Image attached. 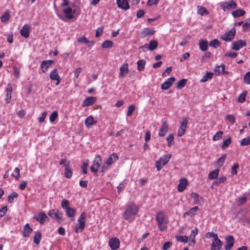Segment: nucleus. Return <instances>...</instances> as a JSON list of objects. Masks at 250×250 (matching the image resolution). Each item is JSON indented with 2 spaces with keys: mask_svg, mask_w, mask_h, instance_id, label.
<instances>
[{
  "mask_svg": "<svg viewBox=\"0 0 250 250\" xmlns=\"http://www.w3.org/2000/svg\"><path fill=\"white\" fill-rule=\"evenodd\" d=\"M139 210V207L137 205L133 203H127L123 214L124 219L128 222H132L135 220Z\"/></svg>",
  "mask_w": 250,
  "mask_h": 250,
  "instance_id": "1",
  "label": "nucleus"
},
{
  "mask_svg": "<svg viewBox=\"0 0 250 250\" xmlns=\"http://www.w3.org/2000/svg\"><path fill=\"white\" fill-rule=\"evenodd\" d=\"M156 220L157 222L158 227L159 229L161 231L166 230L167 228V224L169 221L163 211H159L157 212Z\"/></svg>",
  "mask_w": 250,
  "mask_h": 250,
  "instance_id": "2",
  "label": "nucleus"
},
{
  "mask_svg": "<svg viewBox=\"0 0 250 250\" xmlns=\"http://www.w3.org/2000/svg\"><path fill=\"white\" fill-rule=\"evenodd\" d=\"M66 7L63 9L62 12L67 19H72L75 16L77 17L79 15L81 9L79 7L76 6L75 3H71L70 6Z\"/></svg>",
  "mask_w": 250,
  "mask_h": 250,
  "instance_id": "3",
  "label": "nucleus"
},
{
  "mask_svg": "<svg viewBox=\"0 0 250 250\" xmlns=\"http://www.w3.org/2000/svg\"><path fill=\"white\" fill-rule=\"evenodd\" d=\"M61 206L64 210L67 217L70 218L73 220L76 215V210L74 208L70 207V202L66 199L62 200L61 203Z\"/></svg>",
  "mask_w": 250,
  "mask_h": 250,
  "instance_id": "4",
  "label": "nucleus"
},
{
  "mask_svg": "<svg viewBox=\"0 0 250 250\" xmlns=\"http://www.w3.org/2000/svg\"><path fill=\"white\" fill-rule=\"evenodd\" d=\"M220 6L223 11L226 12L236 9L237 4L234 0H229L220 2Z\"/></svg>",
  "mask_w": 250,
  "mask_h": 250,
  "instance_id": "5",
  "label": "nucleus"
},
{
  "mask_svg": "<svg viewBox=\"0 0 250 250\" xmlns=\"http://www.w3.org/2000/svg\"><path fill=\"white\" fill-rule=\"evenodd\" d=\"M171 157V155L170 154H166L160 157L158 160L156 162L157 170L160 171L163 167L169 161Z\"/></svg>",
  "mask_w": 250,
  "mask_h": 250,
  "instance_id": "6",
  "label": "nucleus"
},
{
  "mask_svg": "<svg viewBox=\"0 0 250 250\" xmlns=\"http://www.w3.org/2000/svg\"><path fill=\"white\" fill-rule=\"evenodd\" d=\"M48 215L52 218L56 220L57 222L61 223L64 221L63 212L57 209H51L48 211Z\"/></svg>",
  "mask_w": 250,
  "mask_h": 250,
  "instance_id": "7",
  "label": "nucleus"
},
{
  "mask_svg": "<svg viewBox=\"0 0 250 250\" xmlns=\"http://www.w3.org/2000/svg\"><path fill=\"white\" fill-rule=\"evenodd\" d=\"M85 213L83 212L78 219V223L75 228V231L78 233L79 230H83L85 226Z\"/></svg>",
  "mask_w": 250,
  "mask_h": 250,
  "instance_id": "8",
  "label": "nucleus"
},
{
  "mask_svg": "<svg viewBox=\"0 0 250 250\" xmlns=\"http://www.w3.org/2000/svg\"><path fill=\"white\" fill-rule=\"evenodd\" d=\"M102 159L100 155H97L93 161L90 169L92 172L96 173L101 165Z\"/></svg>",
  "mask_w": 250,
  "mask_h": 250,
  "instance_id": "9",
  "label": "nucleus"
},
{
  "mask_svg": "<svg viewBox=\"0 0 250 250\" xmlns=\"http://www.w3.org/2000/svg\"><path fill=\"white\" fill-rule=\"evenodd\" d=\"M188 123V119L187 118H183V121L180 124V126L178 130L177 135L179 137L182 136L186 132L187 125Z\"/></svg>",
  "mask_w": 250,
  "mask_h": 250,
  "instance_id": "10",
  "label": "nucleus"
},
{
  "mask_svg": "<svg viewBox=\"0 0 250 250\" xmlns=\"http://www.w3.org/2000/svg\"><path fill=\"white\" fill-rule=\"evenodd\" d=\"M235 29L233 28L228 32H226L222 37L221 39L225 42H229L233 40L235 35Z\"/></svg>",
  "mask_w": 250,
  "mask_h": 250,
  "instance_id": "11",
  "label": "nucleus"
},
{
  "mask_svg": "<svg viewBox=\"0 0 250 250\" xmlns=\"http://www.w3.org/2000/svg\"><path fill=\"white\" fill-rule=\"evenodd\" d=\"M33 218L39 222L41 224H43L46 220L48 219V216L43 211H41L38 214L35 215Z\"/></svg>",
  "mask_w": 250,
  "mask_h": 250,
  "instance_id": "12",
  "label": "nucleus"
},
{
  "mask_svg": "<svg viewBox=\"0 0 250 250\" xmlns=\"http://www.w3.org/2000/svg\"><path fill=\"white\" fill-rule=\"evenodd\" d=\"M120 242L119 239L114 237L109 239V245L112 250H117L120 247Z\"/></svg>",
  "mask_w": 250,
  "mask_h": 250,
  "instance_id": "13",
  "label": "nucleus"
},
{
  "mask_svg": "<svg viewBox=\"0 0 250 250\" xmlns=\"http://www.w3.org/2000/svg\"><path fill=\"white\" fill-rule=\"evenodd\" d=\"M175 81V78L173 77L168 78L161 84V88L163 90L168 89L172 85Z\"/></svg>",
  "mask_w": 250,
  "mask_h": 250,
  "instance_id": "14",
  "label": "nucleus"
},
{
  "mask_svg": "<svg viewBox=\"0 0 250 250\" xmlns=\"http://www.w3.org/2000/svg\"><path fill=\"white\" fill-rule=\"evenodd\" d=\"M223 244V242L219 239H213L211 244L210 250H220Z\"/></svg>",
  "mask_w": 250,
  "mask_h": 250,
  "instance_id": "15",
  "label": "nucleus"
},
{
  "mask_svg": "<svg viewBox=\"0 0 250 250\" xmlns=\"http://www.w3.org/2000/svg\"><path fill=\"white\" fill-rule=\"evenodd\" d=\"M118 7L124 10H127L130 8L128 0H116Z\"/></svg>",
  "mask_w": 250,
  "mask_h": 250,
  "instance_id": "16",
  "label": "nucleus"
},
{
  "mask_svg": "<svg viewBox=\"0 0 250 250\" xmlns=\"http://www.w3.org/2000/svg\"><path fill=\"white\" fill-rule=\"evenodd\" d=\"M54 62L52 60H44L41 64L40 68L43 73H45L48 68L51 66L52 64Z\"/></svg>",
  "mask_w": 250,
  "mask_h": 250,
  "instance_id": "17",
  "label": "nucleus"
},
{
  "mask_svg": "<svg viewBox=\"0 0 250 250\" xmlns=\"http://www.w3.org/2000/svg\"><path fill=\"white\" fill-rule=\"evenodd\" d=\"M50 78L51 80L57 81L56 83V85H58L60 84L61 80L58 74V71L57 69L55 68L51 72L50 74Z\"/></svg>",
  "mask_w": 250,
  "mask_h": 250,
  "instance_id": "18",
  "label": "nucleus"
},
{
  "mask_svg": "<svg viewBox=\"0 0 250 250\" xmlns=\"http://www.w3.org/2000/svg\"><path fill=\"white\" fill-rule=\"evenodd\" d=\"M168 131V125L166 121L163 124L159 130L158 135L160 137H164Z\"/></svg>",
  "mask_w": 250,
  "mask_h": 250,
  "instance_id": "19",
  "label": "nucleus"
},
{
  "mask_svg": "<svg viewBox=\"0 0 250 250\" xmlns=\"http://www.w3.org/2000/svg\"><path fill=\"white\" fill-rule=\"evenodd\" d=\"M97 121L94 120L93 117L91 115L88 116L84 120V124L88 128H91L93 125H96Z\"/></svg>",
  "mask_w": 250,
  "mask_h": 250,
  "instance_id": "20",
  "label": "nucleus"
},
{
  "mask_svg": "<svg viewBox=\"0 0 250 250\" xmlns=\"http://www.w3.org/2000/svg\"><path fill=\"white\" fill-rule=\"evenodd\" d=\"M247 43L245 41L240 40L238 42H235L232 43V49L238 51L241 48L246 45Z\"/></svg>",
  "mask_w": 250,
  "mask_h": 250,
  "instance_id": "21",
  "label": "nucleus"
},
{
  "mask_svg": "<svg viewBox=\"0 0 250 250\" xmlns=\"http://www.w3.org/2000/svg\"><path fill=\"white\" fill-rule=\"evenodd\" d=\"M188 181L186 178H182L179 180V183L177 187V190L179 192H183L187 188Z\"/></svg>",
  "mask_w": 250,
  "mask_h": 250,
  "instance_id": "22",
  "label": "nucleus"
},
{
  "mask_svg": "<svg viewBox=\"0 0 250 250\" xmlns=\"http://www.w3.org/2000/svg\"><path fill=\"white\" fill-rule=\"evenodd\" d=\"M226 244L225 246L226 250H230L234 244V239L232 236L229 235L226 238Z\"/></svg>",
  "mask_w": 250,
  "mask_h": 250,
  "instance_id": "23",
  "label": "nucleus"
},
{
  "mask_svg": "<svg viewBox=\"0 0 250 250\" xmlns=\"http://www.w3.org/2000/svg\"><path fill=\"white\" fill-rule=\"evenodd\" d=\"M96 99L95 97H88L83 101L82 106L85 107L91 105L96 102Z\"/></svg>",
  "mask_w": 250,
  "mask_h": 250,
  "instance_id": "24",
  "label": "nucleus"
},
{
  "mask_svg": "<svg viewBox=\"0 0 250 250\" xmlns=\"http://www.w3.org/2000/svg\"><path fill=\"white\" fill-rule=\"evenodd\" d=\"M198 232V229L197 228H195L193 230H192L191 232V233L189 235V237H188L189 239H190V242L189 243V245H194L195 243V237L197 235Z\"/></svg>",
  "mask_w": 250,
  "mask_h": 250,
  "instance_id": "25",
  "label": "nucleus"
},
{
  "mask_svg": "<svg viewBox=\"0 0 250 250\" xmlns=\"http://www.w3.org/2000/svg\"><path fill=\"white\" fill-rule=\"evenodd\" d=\"M30 26L27 24H24L20 31V34L21 36L25 38H27L29 36Z\"/></svg>",
  "mask_w": 250,
  "mask_h": 250,
  "instance_id": "26",
  "label": "nucleus"
},
{
  "mask_svg": "<svg viewBox=\"0 0 250 250\" xmlns=\"http://www.w3.org/2000/svg\"><path fill=\"white\" fill-rule=\"evenodd\" d=\"M119 76L123 77L129 72L128 65L127 63H124L120 68Z\"/></svg>",
  "mask_w": 250,
  "mask_h": 250,
  "instance_id": "27",
  "label": "nucleus"
},
{
  "mask_svg": "<svg viewBox=\"0 0 250 250\" xmlns=\"http://www.w3.org/2000/svg\"><path fill=\"white\" fill-rule=\"evenodd\" d=\"M119 159L117 153H113L110 155L106 160V164L108 166L111 165L116 162Z\"/></svg>",
  "mask_w": 250,
  "mask_h": 250,
  "instance_id": "28",
  "label": "nucleus"
},
{
  "mask_svg": "<svg viewBox=\"0 0 250 250\" xmlns=\"http://www.w3.org/2000/svg\"><path fill=\"white\" fill-rule=\"evenodd\" d=\"M225 64H221L217 66L214 69L215 74L218 75L223 73H228V72L225 71Z\"/></svg>",
  "mask_w": 250,
  "mask_h": 250,
  "instance_id": "29",
  "label": "nucleus"
},
{
  "mask_svg": "<svg viewBox=\"0 0 250 250\" xmlns=\"http://www.w3.org/2000/svg\"><path fill=\"white\" fill-rule=\"evenodd\" d=\"M175 238L177 242L184 243H187L189 239L187 235H175Z\"/></svg>",
  "mask_w": 250,
  "mask_h": 250,
  "instance_id": "30",
  "label": "nucleus"
},
{
  "mask_svg": "<svg viewBox=\"0 0 250 250\" xmlns=\"http://www.w3.org/2000/svg\"><path fill=\"white\" fill-rule=\"evenodd\" d=\"M32 229L30 228V225L28 223H27L23 229V236L26 237L29 236L31 232H32Z\"/></svg>",
  "mask_w": 250,
  "mask_h": 250,
  "instance_id": "31",
  "label": "nucleus"
},
{
  "mask_svg": "<svg viewBox=\"0 0 250 250\" xmlns=\"http://www.w3.org/2000/svg\"><path fill=\"white\" fill-rule=\"evenodd\" d=\"M199 48L203 51H206L208 48V42L206 40H201L199 42Z\"/></svg>",
  "mask_w": 250,
  "mask_h": 250,
  "instance_id": "32",
  "label": "nucleus"
},
{
  "mask_svg": "<svg viewBox=\"0 0 250 250\" xmlns=\"http://www.w3.org/2000/svg\"><path fill=\"white\" fill-rule=\"evenodd\" d=\"M42 233L41 231L38 230L35 232V235L33 238L34 243L36 245H38L41 241L42 238Z\"/></svg>",
  "mask_w": 250,
  "mask_h": 250,
  "instance_id": "33",
  "label": "nucleus"
},
{
  "mask_svg": "<svg viewBox=\"0 0 250 250\" xmlns=\"http://www.w3.org/2000/svg\"><path fill=\"white\" fill-rule=\"evenodd\" d=\"M208 11L205 7L202 6H197V14L198 15L204 16L205 15H208Z\"/></svg>",
  "mask_w": 250,
  "mask_h": 250,
  "instance_id": "34",
  "label": "nucleus"
},
{
  "mask_svg": "<svg viewBox=\"0 0 250 250\" xmlns=\"http://www.w3.org/2000/svg\"><path fill=\"white\" fill-rule=\"evenodd\" d=\"M191 197L194 199V203L195 204H199L201 202L202 197L198 194L192 192L191 193Z\"/></svg>",
  "mask_w": 250,
  "mask_h": 250,
  "instance_id": "35",
  "label": "nucleus"
},
{
  "mask_svg": "<svg viewBox=\"0 0 250 250\" xmlns=\"http://www.w3.org/2000/svg\"><path fill=\"white\" fill-rule=\"evenodd\" d=\"M158 45V43L156 40H151L148 43V50L153 51L156 49Z\"/></svg>",
  "mask_w": 250,
  "mask_h": 250,
  "instance_id": "36",
  "label": "nucleus"
},
{
  "mask_svg": "<svg viewBox=\"0 0 250 250\" xmlns=\"http://www.w3.org/2000/svg\"><path fill=\"white\" fill-rule=\"evenodd\" d=\"M245 13L246 12L245 11L241 9H239L233 11L231 14L234 18H237L244 16Z\"/></svg>",
  "mask_w": 250,
  "mask_h": 250,
  "instance_id": "37",
  "label": "nucleus"
},
{
  "mask_svg": "<svg viewBox=\"0 0 250 250\" xmlns=\"http://www.w3.org/2000/svg\"><path fill=\"white\" fill-rule=\"evenodd\" d=\"M213 74L211 72H207L203 77L200 82L205 83L208 81L211 80L213 77Z\"/></svg>",
  "mask_w": 250,
  "mask_h": 250,
  "instance_id": "38",
  "label": "nucleus"
},
{
  "mask_svg": "<svg viewBox=\"0 0 250 250\" xmlns=\"http://www.w3.org/2000/svg\"><path fill=\"white\" fill-rule=\"evenodd\" d=\"M155 33V31L153 30H150L147 28H144L141 32V34L144 37H146L147 36H151L154 34Z\"/></svg>",
  "mask_w": 250,
  "mask_h": 250,
  "instance_id": "39",
  "label": "nucleus"
},
{
  "mask_svg": "<svg viewBox=\"0 0 250 250\" xmlns=\"http://www.w3.org/2000/svg\"><path fill=\"white\" fill-rule=\"evenodd\" d=\"M137 69L139 71H142L144 69V68L145 67L146 61L144 60H139L137 62Z\"/></svg>",
  "mask_w": 250,
  "mask_h": 250,
  "instance_id": "40",
  "label": "nucleus"
},
{
  "mask_svg": "<svg viewBox=\"0 0 250 250\" xmlns=\"http://www.w3.org/2000/svg\"><path fill=\"white\" fill-rule=\"evenodd\" d=\"M219 172L218 169H216L211 171L208 174L209 179H214L217 178Z\"/></svg>",
  "mask_w": 250,
  "mask_h": 250,
  "instance_id": "41",
  "label": "nucleus"
},
{
  "mask_svg": "<svg viewBox=\"0 0 250 250\" xmlns=\"http://www.w3.org/2000/svg\"><path fill=\"white\" fill-rule=\"evenodd\" d=\"M187 82V79H181V80L179 81L176 84V88L177 89H180L184 87L186 85Z\"/></svg>",
  "mask_w": 250,
  "mask_h": 250,
  "instance_id": "42",
  "label": "nucleus"
},
{
  "mask_svg": "<svg viewBox=\"0 0 250 250\" xmlns=\"http://www.w3.org/2000/svg\"><path fill=\"white\" fill-rule=\"evenodd\" d=\"M227 180V178L224 176H221L220 177L218 178H216V180H215L212 184L214 185L218 186L219 184H220L221 183H224Z\"/></svg>",
  "mask_w": 250,
  "mask_h": 250,
  "instance_id": "43",
  "label": "nucleus"
},
{
  "mask_svg": "<svg viewBox=\"0 0 250 250\" xmlns=\"http://www.w3.org/2000/svg\"><path fill=\"white\" fill-rule=\"evenodd\" d=\"M73 172L70 166L65 167L64 176L67 178H70L72 176Z\"/></svg>",
  "mask_w": 250,
  "mask_h": 250,
  "instance_id": "44",
  "label": "nucleus"
},
{
  "mask_svg": "<svg viewBox=\"0 0 250 250\" xmlns=\"http://www.w3.org/2000/svg\"><path fill=\"white\" fill-rule=\"evenodd\" d=\"M198 209H199V208L197 206L192 208H190V209L188 212H186V213H185L184 215L187 214L188 215H189L191 216H194L197 210H198Z\"/></svg>",
  "mask_w": 250,
  "mask_h": 250,
  "instance_id": "45",
  "label": "nucleus"
},
{
  "mask_svg": "<svg viewBox=\"0 0 250 250\" xmlns=\"http://www.w3.org/2000/svg\"><path fill=\"white\" fill-rule=\"evenodd\" d=\"M113 42L111 41L106 40L103 42L102 46L104 48H111L113 46Z\"/></svg>",
  "mask_w": 250,
  "mask_h": 250,
  "instance_id": "46",
  "label": "nucleus"
},
{
  "mask_svg": "<svg viewBox=\"0 0 250 250\" xmlns=\"http://www.w3.org/2000/svg\"><path fill=\"white\" fill-rule=\"evenodd\" d=\"M77 41L79 42L83 43H85V44H88V43H89L90 42H91L92 43V45H93L94 43V42H89V41H88L87 40V39H86V38L84 36H83L82 37H81L77 39Z\"/></svg>",
  "mask_w": 250,
  "mask_h": 250,
  "instance_id": "47",
  "label": "nucleus"
},
{
  "mask_svg": "<svg viewBox=\"0 0 250 250\" xmlns=\"http://www.w3.org/2000/svg\"><path fill=\"white\" fill-rule=\"evenodd\" d=\"M231 138L230 137H229L223 142V144L222 145V148L223 149H224L227 148L231 144Z\"/></svg>",
  "mask_w": 250,
  "mask_h": 250,
  "instance_id": "48",
  "label": "nucleus"
},
{
  "mask_svg": "<svg viewBox=\"0 0 250 250\" xmlns=\"http://www.w3.org/2000/svg\"><path fill=\"white\" fill-rule=\"evenodd\" d=\"M18 196V193L15 192H13L11 193L8 197V202L10 203H12L14 202V200L15 198H17Z\"/></svg>",
  "mask_w": 250,
  "mask_h": 250,
  "instance_id": "49",
  "label": "nucleus"
},
{
  "mask_svg": "<svg viewBox=\"0 0 250 250\" xmlns=\"http://www.w3.org/2000/svg\"><path fill=\"white\" fill-rule=\"evenodd\" d=\"M11 176L15 177L17 180H19L20 177V169L18 167L15 168L14 172L11 174Z\"/></svg>",
  "mask_w": 250,
  "mask_h": 250,
  "instance_id": "50",
  "label": "nucleus"
},
{
  "mask_svg": "<svg viewBox=\"0 0 250 250\" xmlns=\"http://www.w3.org/2000/svg\"><path fill=\"white\" fill-rule=\"evenodd\" d=\"M227 157V154H225L223 155L222 157H221L219 159H218L217 164L218 166L221 167L223 166V164L225 162V161L226 160Z\"/></svg>",
  "mask_w": 250,
  "mask_h": 250,
  "instance_id": "51",
  "label": "nucleus"
},
{
  "mask_svg": "<svg viewBox=\"0 0 250 250\" xmlns=\"http://www.w3.org/2000/svg\"><path fill=\"white\" fill-rule=\"evenodd\" d=\"M250 145V136L243 139L240 141V145L242 146Z\"/></svg>",
  "mask_w": 250,
  "mask_h": 250,
  "instance_id": "52",
  "label": "nucleus"
},
{
  "mask_svg": "<svg viewBox=\"0 0 250 250\" xmlns=\"http://www.w3.org/2000/svg\"><path fill=\"white\" fill-rule=\"evenodd\" d=\"M209 45L210 46L213 47L214 48H216L217 47H218L220 45L219 42L217 39H214L211 40L209 43Z\"/></svg>",
  "mask_w": 250,
  "mask_h": 250,
  "instance_id": "53",
  "label": "nucleus"
},
{
  "mask_svg": "<svg viewBox=\"0 0 250 250\" xmlns=\"http://www.w3.org/2000/svg\"><path fill=\"white\" fill-rule=\"evenodd\" d=\"M58 117V112L57 111H54L49 117L50 122L53 123Z\"/></svg>",
  "mask_w": 250,
  "mask_h": 250,
  "instance_id": "54",
  "label": "nucleus"
},
{
  "mask_svg": "<svg viewBox=\"0 0 250 250\" xmlns=\"http://www.w3.org/2000/svg\"><path fill=\"white\" fill-rule=\"evenodd\" d=\"M244 83L247 84H250V71L248 72L244 77Z\"/></svg>",
  "mask_w": 250,
  "mask_h": 250,
  "instance_id": "55",
  "label": "nucleus"
},
{
  "mask_svg": "<svg viewBox=\"0 0 250 250\" xmlns=\"http://www.w3.org/2000/svg\"><path fill=\"white\" fill-rule=\"evenodd\" d=\"M135 106L134 104H131L128 107V110L126 113L127 116H131L135 110Z\"/></svg>",
  "mask_w": 250,
  "mask_h": 250,
  "instance_id": "56",
  "label": "nucleus"
},
{
  "mask_svg": "<svg viewBox=\"0 0 250 250\" xmlns=\"http://www.w3.org/2000/svg\"><path fill=\"white\" fill-rule=\"evenodd\" d=\"M223 132L222 131L217 132L213 136V141H217L221 138Z\"/></svg>",
  "mask_w": 250,
  "mask_h": 250,
  "instance_id": "57",
  "label": "nucleus"
},
{
  "mask_svg": "<svg viewBox=\"0 0 250 250\" xmlns=\"http://www.w3.org/2000/svg\"><path fill=\"white\" fill-rule=\"evenodd\" d=\"M174 136L173 135V134H169L167 137V146H170L171 144H172V143L174 141Z\"/></svg>",
  "mask_w": 250,
  "mask_h": 250,
  "instance_id": "58",
  "label": "nucleus"
},
{
  "mask_svg": "<svg viewBox=\"0 0 250 250\" xmlns=\"http://www.w3.org/2000/svg\"><path fill=\"white\" fill-rule=\"evenodd\" d=\"M10 16L8 12H5L0 17V20L2 22H5L8 21L10 19Z\"/></svg>",
  "mask_w": 250,
  "mask_h": 250,
  "instance_id": "59",
  "label": "nucleus"
},
{
  "mask_svg": "<svg viewBox=\"0 0 250 250\" xmlns=\"http://www.w3.org/2000/svg\"><path fill=\"white\" fill-rule=\"evenodd\" d=\"M13 68V71H14L13 74H14L15 77L17 79H19L20 76V69L18 68H17L16 66H14Z\"/></svg>",
  "mask_w": 250,
  "mask_h": 250,
  "instance_id": "60",
  "label": "nucleus"
},
{
  "mask_svg": "<svg viewBox=\"0 0 250 250\" xmlns=\"http://www.w3.org/2000/svg\"><path fill=\"white\" fill-rule=\"evenodd\" d=\"M206 237L208 238L213 237L214 239H219L217 236V234L213 232V231L207 232L206 234Z\"/></svg>",
  "mask_w": 250,
  "mask_h": 250,
  "instance_id": "61",
  "label": "nucleus"
},
{
  "mask_svg": "<svg viewBox=\"0 0 250 250\" xmlns=\"http://www.w3.org/2000/svg\"><path fill=\"white\" fill-rule=\"evenodd\" d=\"M238 167H239V165L237 163L235 164L233 166V167H232L231 169V174L232 175L237 174V169L238 168Z\"/></svg>",
  "mask_w": 250,
  "mask_h": 250,
  "instance_id": "62",
  "label": "nucleus"
},
{
  "mask_svg": "<svg viewBox=\"0 0 250 250\" xmlns=\"http://www.w3.org/2000/svg\"><path fill=\"white\" fill-rule=\"evenodd\" d=\"M59 164L60 165H63L65 167L70 166V162L65 159H61L59 162Z\"/></svg>",
  "mask_w": 250,
  "mask_h": 250,
  "instance_id": "63",
  "label": "nucleus"
},
{
  "mask_svg": "<svg viewBox=\"0 0 250 250\" xmlns=\"http://www.w3.org/2000/svg\"><path fill=\"white\" fill-rule=\"evenodd\" d=\"M172 245V244L171 242H167L164 244L162 249L163 250H167L170 248H171Z\"/></svg>",
  "mask_w": 250,
  "mask_h": 250,
  "instance_id": "64",
  "label": "nucleus"
}]
</instances>
